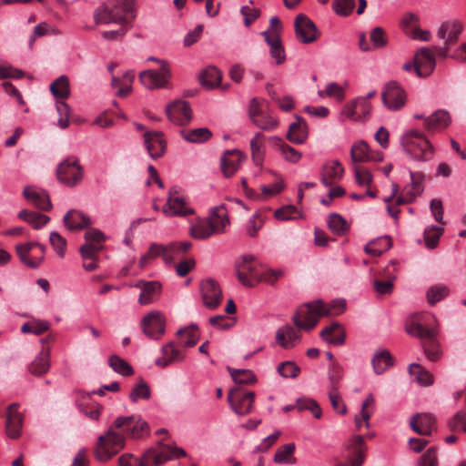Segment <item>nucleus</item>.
I'll list each match as a JSON object with an SVG mask.
<instances>
[{
	"mask_svg": "<svg viewBox=\"0 0 466 466\" xmlns=\"http://www.w3.org/2000/svg\"><path fill=\"white\" fill-rule=\"evenodd\" d=\"M148 431L147 423L139 416L118 417L106 431L97 438L95 458L106 462L116 456L126 444V437L141 438Z\"/></svg>",
	"mask_w": 466,
	"mask_h": 466,
	"instance_id": "1",
	"label": "nucleus"
},
{
	"mask_svg": "<svg viewBox=\"0 0 466 466\" xmlns=\"http://www.w3.org/2000/svg\"><path fill=\"white\" fill-rule=\"evenodd\" d=\"M406 330L409 334L423 340L422 347L430 360L437 361L441 358L439 344L435 340L438 334V321L434 315L422 313L416 316L410 324L407 325Z\"/></svg>",
	"mask_w": 466,
	"mask_h": 466,
	"instance_id": "2",
	"label": "nucleus"
},
{
	"mask_svg": "<svg viewBox=\"0 0 466 466\" xmlns=\"http://www.w3.org/2000/svg\"><path fill=\"white\" fill-rule=\"evenodd\" d=\"M346 308L344 300H335L326 305L322 300H316L301 305L293 316V322L299 329L310 330L322 316L341 314Z\"/></svg>",
	"mask_w": 466,
	"mask_h": 466,
	"instance_id": "3",
	"label": "nucleus"
},
{
	"mask_svg": "<svg viewBox=\"0 0 466 466\" xmlns=\"http://www.w3.org/2000/svg\"><path fill=\"white\" fill-rule=\"evenodd\" d=\"M187 452L182 448L160 445L158 448L147 450L141 457L131 453L122 454L118 460V466H159L174 458L186 457Z\"/></svg>",
	"mask_w": 466,
	"mask_h": 466,
	"instance_id": "4",
	"label": "nucleus"
},
{
	"mask_svg": "<svg viewBox=\"0 0 466 466\" xmlns=\"http://www.w3.org/2000/svg\"><path fill=\"white\" fill-rule=\"evenodd\" d=\"M136 17L135 0H108L94 13L96 24L115 23L129 25Z\"/></svg>",
	"mask_w": 466,
	"mask_h": 466,
	"instance_id": "5",
	"label": "nucleus"
},
{
	"mask_svg": "<svg viewBox=\"0 0 466 466\" xmlns=\"http://www.w3.org/2000/svg\"><path fill=\"white\" fill-rule=\"evenodd\" d=\"M404 151L415 161L427 162L432 159L435 150L426 136L417 130H410L402 137Z\"/></svg>",
	"mask_w": 466,
	"mask_h": 466,
	"instance_id": "6",
	"label": "nucleus"
},
{
	"mask_svg": "<svg viewBox=\"0 0 466 466\" xmlns=\"http://www.w3.org/2000/svg\"><path fill=\"white\" fill-rule=\"evenodd\" d=\"M248 116L251 122L264 131H272L279 126L278 118L269 109V104L265 99L254 97L248 106Z\"/></svg>",
	"mask_w": 466,
	"mask_h": 466,
	"instance_id": "7",
	"label": "nucleus"
},
{
	"mask_svg": "<svg viewBox=\"0 0 466 466\" xmlns=\"http://www.w3.org/2000/svg\"><path fill=\"white\" fill-rule=\"evenodd\" d=\"M190 248L191 243L188 241L174 242L167 246L153 243L150 245L147 253L140 258L139 266L145 268L151 259L157 257H162L167 264L172 263L176 258L186 253Z\"/></svg>",
	"mask_w": 466,
	"mask_h": 466,
	"instance_id": "8",
	"label": "nucleus"
},
{
	"mask_svg": "<svg viewBox=\"0 0 466 466\" xmlns=\"http://www.w3.org/2000/svg\"><path fill=\"white\" fill-rule=\"evenodd\" d=\"M261 265L251 255L240 257L236 261V274L238 281L247 288H253L261 282Z\"/></svg>",
	"mask_w": 466,
	"mask_h": 466,
	"instance_id": "9",
	"label": "nucleus"
},
{
	"mask_svg": "<svg viewBox=\"0 0 466 466\" xmlns=\"http://www.w3.org/2000/svg\"><path fill=\"white\" fill-rule=\"evenodd\" d=\"M148 60L160 64V68L157 70H145L139 74V80L143 86L148 89L166 87L170 78V70L167 63L156 57H149Z\"/></svg>",
	"mask_w": 466,
	"mask_h": 466,
	"instance_id": "10",
	"label": "nucleus"
},
{
	"mask_svg": "<svg viewBox=\"0 0 466 466\" xmlns=\"http://www.w3.org/2000/svg\"><path fill=\"white\" fill-rule=\"evenodd\" d=\"M57 179L64 185L73 187L83 178V168L76 157H67L56 169Z\"/></svg>",
	"mask_w": 466,
	"mask_h": 466,
	"instance_id": "11",
	"label": "nucleus"
},
{
	"mask_svg": "<svg viewBox=\"0 0 466 466\" xmlns=\"http://www.w3.org/2000/svg\"><path fill=\"white\" fill-rule=\"evenodd\" d=\"M16 253L23 264L37 268L44 261L46 247L37 242H27L16 245Z\"/></svg>",
	"mask_w": 466,
	"mask_h": 466,
	"instance_id": "12",
	"label": "nucleus"
},
{
	"mask_svg": "<svg viewBox=\"0 0 466 466\" xmlns=\"http://www.w3.org/2000/svg\"><path fill=\"white\" fill-rule=\"evenodd\" d=\"M296 39L301 44H311L320 36V31L314 22L304 14H299L294 20Z\"/></svg>",
	"mask_w": 466,
	"mask_h": 466,
	"instance_id": "13",
	"label": "nucleus"
},
{
	"mask_svg": "<svg viewBox=\"0 0 466 466\" xmlns=\"http://www.w3.org/2000/svg\"><path fill=\"white\" fill-rule=\"evenodd\" d=\"M255 393L246 391L241 387L231 389L228 400L231 409L238 415H247L252 411Z\"/></svg>",
	"mask_w": 466,
	"mask_h": 466,
	"instance_id": "14",
	"label": "nucleus"
},
{
	"mask_svg": "<svg viewBox=\"0 0 466 466\" xmlns=\"http://www.w3.org/2000/svg\"><path fill=\"white\" fill-rule=\"evenodd\" d=\"M106 236L97 228H89L85 233L86 243L80 247L83 260L95 259L103 250Z\"/></svg>",
	"mask_w": 466,
	"mask_h": 466,
	"instance_id": "15",
	"label": "nucleus"
},
{
	"mask_svg": "<svg viewBox=\"0 0 466 466\" xmlns=\"http://www.w3.org/2000/svg\"><path fill=\"white\" fill-rule=\"evenodd\" d=\"M141 329L147 337L159 339L166 330V318L159 311H151L142 319Z\"/></svg>",
	"mask_w": 466,
	"mask_h": 466,
	"instance_id": "16",
	"label": "nucleus"
},
{
	"mask_svg": "<svg viewBox=\"0 0 466 466\" xmlns=\"http://www.w3.org/2000/svg\"><path fill=\"white\" fill-rule=\"evenodd\" d=\"M383 105L389 110H399L406 103V94L402 87L395 81L385 85L381 93Z\"/></svg>",
	"mask_w": 466,
	"mask_h": 466,
	"instance_id": "17",
	"label": "nucleus"
},
{
	"mask_svg": "<svg viewBox=\"0 0 466 466\" xmlns=\"http://www.w3.org/2000/svg\"><path fill=\"white\" fill-rule=\"evenodd\" d=\"M162 211L167 216L181 217H187L194 213V210L187 206L185 199L179 196L177 187H172L169 190L167 203L164 205Z\"/></svg>",
	"mask_w": 466,
	"mask_h": 466,
	"instance_id": "18",
	"label": "nucleus"
},
{
	"mask_svg": "<svg viewBox=\"0 0 466 466\" xmlns=\"http://www.w3.org/2000/svg\"><path fill=\"white\" fill-rule=\"evenodd\" d=\"M200 292L203 303L208 309H215L220 305L222 290L214 279L203 280L200 284Z\"/></svg>",
	"mask_w": 466,
	"mask_h": 466,
	"instance_id": "19",
	"label": "nucleus"
},
{
	"mask_svg": "<svg viewBox=\"0 0 466 466\" xmlns=\"http://www.w3.org/2000/svg\"><path fill=\"white\" fill-rule=\"evenodd\" d=\"M435 56L431 49L420 48L414 56V71L418 76H429L435 67Z\"/></svg>",
	"mask_w": 466,
	"mask_h": 466,
	"instance_id": "20",
	"label": "nucleus"
},
{
	"mask_svg": "<svg viewBox=\"0 0 466 466\" xmlns=\"http://www.w3.org/2000/svg\"><path fill=\"white\" fill-rule=\"evenodd\" d=\"M350 158L353 165L370 161H381L383 154L380 151H373L370 146L364 141L360 140L354 143L350 149Z\"/></svg>",
	"mask_w": 466,
	"mask_h": 466,
	"instance_id": "21",
	"label": "nucleus"
},
{
	"mask_svg": "<svg viewBox=\"0 0 466 466\" xmlns=\"http://www.w3.org/2000/svg\"><path fill=\"white\" fill-rule=\"evenodd\" d=\"M144 145L153 159L161 157L167 148L164 134L159 131H146L143 135Z\"/></svg>",
	"mask_w": 466,
	"mask_h": 466,
	"instance_id": "22",
	"label": "nucleus"
},
{
	"mask_svg": "<svg viewBox=\"0 0 466 466\" xmlns=\"http://www.w3.org/2000/svg\"><path fill=\"white\" fill-rule=\"evenodd\" d=\"M166 111L169 120L177 125H187L192 118L190 106L183 100H177L169 104Z\"/></svg>",
	"mask_w": 466,
	"mask_h": 466,
	"instance_id": "23",
	"label": "nucleus"
},
{
	"mask_svg": "<svg viewBox=\"0 0 466 466\" xmlns=\"http://www.w3.org/2000/svg\"><path fill=\"white\" fill-rule=\"evenodd\" d=\"M370 103L360 96L348 102L341 114L351 120L362 121L370 115Z\"/></svg>",
	"mask_w": 466,
	"mask_h": 466,
	"instance_id": "24",
	"label": "nucleus"
},
{
	"mask_svg": "<svg viewBox=\"0 0 466 466\" xmlns=\"http://www.w3.org/2000/svg\"><path fill=\"white\" fill-rule=\"evenodd\" d=\"M19 405L12 403L7 407L5 432L11 439H17L21 435L24 416L18 411Z\"/></svg>",
	"mask_w": 466,
	"mask_h": 466,
	"instance_id": "25",
	"label": "nucleus"
},
{
	"mask_svg": "<svg viewBox=\"0 0 466 466\" xmlns=\"http://www.w3.org/2000/svg\"><path fill=\"white\" fill-rule=\"evenodd\" d=\"M410 428L418 434L430 436L436 430V420L429 413H418L410 421Z\"/></svg>",
	"mask_w": 466,
	"mask_h": 466,
	"instance_id": "26",
	"label": "nucleus"
},
{
	"mask_svg": "<svg viewBox=\"0 0 466 466\" xmlns=\"http://www.w3.org/2000/svg\"><path fill=\"white\" fill-rule=\"evenodd\" d=\"M463 29L462 24L459 21H447L441 24L438 30V36L444 40V45L447 47H451L455 45L459 36Z\"/></svg>",
	"mask_w": 466,
	"mask_h": 466,
	"instance_id": "27",
	"label": "nucleus"
},
{
	"mask_svg": "<svg viewBox=\"0 0 466 466\" xmlns=\"http://www.w3.org/2000/svg\"><path fill=\"white\" fill-rule=\"evenodd\" d=\"M344 168L340 162L332 160L323 165L320 171V180L326 187H331L339 182L343 176Z\"/></svg>",
	"mask_w": 466,
	"mask_h": 466,
	"instance_id": "28",
	"label": "nucleus"
},
{
	"mask_svg": "<svg viewBox=\"0 0 466 466\" xmlns=\"http://www.w3.org/2000/svg\"><path fill=\"white\" fill-rule=\"evenodd\" d=\"M135 287L141 289L138 302L141 305H147L155 301L161 293V284L158 281L140 280Z\"/></svg>",
	"mask_w": 466,
	"mask_h": 466,
	"instance_id": "29",
	"label": "nucleus"
},
{
	"mask_svg": "<svg viewBox=\"0 0 466 466\" xmlns=\"http://www.w3.org/2000/svg\"><path fill=\"white\" fill-rule=\"evenodd\" d=\"M401 26L405 34L414 39L430 40V32L419 28L418 17L414 14H407L401 20Z\"/></svg>",
	"mask_w": 466,
	"mask_h": 466,
	"instance_id": "30",
	"label": "nucleus"
},
{
	"mask_svg": "<svg viewBox=\"0 0 466 466\" xmlns=\"http://www.w3.org/2000/svg\"><path fill=\"white\" fill-rule=\"evenodd\" d=\"M25 198L34 204L37 208L45 211H49L52 204L48 194L33 187H25L23 192Z\"/></svg>",
	"mask_w": 466,
	"mask_h": 466,
	"instance_id": "31",
	"label": "nucleus"
},
{
	"mask_svg": "<svg viewBox=\"0 0 466 466\" xmlns=\"http://www.w3.org/2000/svg\"><path fill=\"white\" fill-rule=\"evenodd\" d=\"M276 341L285 350L292 349L300 341V334L293 327L286 325L277 330Z\"/></svg>",
	"mask_w": 466,
	"mask_h": 466,
	"instance_id": "32",
	"label": "nucleus"
},
{
	"mask_svg": "<svg viewBox=\"0 0 466 466\" xmlns=\"http://www.w3.org/2000/svg\"><path fill=\"white\" fill-rule=\"evenodd\" d=\"M162 357L156 360V365L167 367L174 362L182 361L185 353L177 349L174 342H169L161 349Z\"/></svg>",
	"mask_w": 466,
	"mask_h": 466,
	"instance_id": "33",
	"label": "nucleus"
},
{
	"mask_svg": "<svg viewBox=\"0 0 466 466\" xmlns=\"http://www.w3.org/2000/svg\"><path fill=\"white\" fill-rule=\"evenodd\" d=\"M242 160L241 153L238 150L227 151L221 158V170L226 177H232L238 169Z\"/></svg>",
	"mask_w": 466,
	"mask_h": 466,
	"instance_id": "34",
	"label": "nucleus"
},
{
	"mask_svg": "<svg viewBox=\"0 0 466 466\" xmlns=\"http://www.w3.org/2000/svg\"><path fill=\"white\" fill-rule=\"evenodd\" d=\"M308 137V125L301 116H296V122L290 124L287 138L293 144H303Z\"/></svg>",
	"mask_w": 466,
	"mask_h": 466,
	"instance_id": "35",
	"label": "nucleus"
},
{
	"mask_svg": "<svg viewBox=\"0 0 466 466\" xmlns=\"http://www.w3.org/2000/svg\"><path fill=\"white\" fill-rule=\"evenodd\" d=\"M371 365L374 372L377 375H381L394 365V360L389 350L380 349L374 353L371 359Z\"/></svg>",
	"mask_w": 466,
	"mask_h": 466,
	"instance_id": "36",
	"label": "nucleus"
},
{
	"mask_svg": "<svg viewBox=\"0 0 466 466\" xmlns=\"http://www.w3.org/2000/svg\"><path fill=\"white\" fill-rule=\"evenodd\" d=\"M50 368V348L42 347L41 351L30 364L28 370L32 375L41 376Z\"/></svg>",
	"mask_w": 466,
	"mask_h": 466,
	"instance_id": "37",
	"label": "nucleus"
},
{
	"mask_svg": "<svg viewBox=\"0 0 466 466\" xmlns=\"http://www.w3.org/2000/svg\"><path fill=\"white\" fill-rule=\"evenodd\" d=\"M349 461L351 466H361L365 460V443L360 435L354 436L349 446Z\"/></svg>",
	"mask_w": 466,
	"mask_h": 466,
	"instance_id": "38",
	"label": "nucleus"
},
{
	"mask_svg": "<svg viewBox=\"0 0 466 466\" xmlns=\"http://www.w3.org/2000/svg\"><path fill=\"white\" fill-rule=\"evenodd\" d=\"M64 224L69 230H81L88 227L91 220L81 211L72 209L64 216Z\"/></svg>",
	"mask_w": 466,
	"mask_h": 466,
	"instance_id": "39",
	"label": "nucleus"
},
{
	"mask_svg": "<svg viewBox=\"0 0 466 466\" xmlns=\"http://www.w3.org/2000/svg\"><path fill=\"white\" fill-rule=\"evenodd\" d=\"M208 220L211 228H219V231L214 232L215 235L222 234L226 231L227 227L229 225V218L228 217L227 209L224 206L215 207L209 213Z\"/></svg>",
	"mask_w": 466,
	"mask_h": 466,
	"instance_id": "40",
	"label": "nucleus"
},
{
	"mask_svg": "<svg viewBox=\"0 0 466 466\" xmlns=\"http://www.w3.org/2000/svg\"><path fill=\"white\" fill-rule=\"evenodd\" d=\"M451 122L450 115L445 110H437L431 116L425 117L424 127L429 132L445 128Z\"/></svg>",
	"mask_w": 466,
	"mask_h": 466,
	"instance_id": "41",
	"label": "nucleus"
},
{
	"mask_svg": "<svg viewBox=\"0 0 466 466\" xmlns=\"http://www.w3.org/2000/svg\"><path fill=\"white\" fill-rule=\"evenodd\" d=\"M219 229V228H211L208 218L199 219L190 226L189 234L195 239L204 240L215 235L214 232H218Z\"/></svg>",
	"mask_w": 466,
	"mask_h": 466,
	"instance_id": "42",
	"label": "nucleus"
},
{
	"mask_svg": "<svg viewBox=\"0 0 466 466\" xmlns=\"http://www.w3.org/2000/svg\"><path fill=\"white\" fill-rule=\"evenodd\" d=\"M89 399L90 395L87 392L78 391L76 393V402L80 410L91 420H98L103 408L97 403H92L90 406L87 404L85 405L84 401L88 400Z\"/></svg>",
	"mask_w": 466,
	"mask_h": 466,
	"instance_id": "43",
	"label": "nucleus"
},
{
	"mask_svg": "<svg viewBox=\"0 0 466 466\" xmlns=\"http://www.w3.org/2000/svg\"><path fill=\"white\" fill-rule=\"evenodd\" d=\"M264 38L269 46L270 56L276 60V63L278 65L284 63L286 60V55L280 35L272 34L267 35Z\"/></svg>",
	"mask_w": 466,
	"mask_h": 466,
	"instance_id": "44",
	"label": "nucleus"
},
{
	"mask_svg": "<svg viewBox=\"0 0 466 466\" xmlns=\"http://www.w3.org/2000/svg\"><path fill=\"white\" fill-rule=\"evenodd\" d=\"M320 337L329 343L341 345L345 341V332L338 322L324 328L320 332Z\"/></svg>",
	"mask_w": 466,
	"mask_h": 466,
	"instance_id": "45",
	"label": "nucleus"
},
{
	"mask_svg": "<svg viewBox=\"0 0 466 466\" xmlns=\"http://www.w3.org/2000/svg\"><path fill=\"white\" fill-rule=\"evenodd\" d=\"M270 140L287 161L297 163L301 158V153L286 144L281 138L273 137Z\"/></svg>",
	"mask_w": 466,
	"mask_h": 466,
	"instance_id": "46",
	"label": "nucleus"
},
{
	"mask_svg": "<svg viewBox=\"0 0 466 466\" xmlns=\"http://www.w3.org/2000/svg\"><path fill=\"white\" fill-rule=\"evenodd\" d=\"M177 335L184 347H193L199 339L200 334L197 325L191 324L187 328L180 329Z\"/></svg>",
	"mask_w": 466,
	"mask_h": 466,
	"instance_id": "47",
	"label": "nucleus"
},
{
	"mask_svg": "<svg viewBox=\"0 0 466 466\" xmlns=\"http://www.w3.org/2000/svg\"><path fill=\"white\" fill-rule=\"evenodd\" d=\"M18 218L33 226L34 228L38 229L46 225L50 218L46 215L23 209L18 213Z\"/></svg>",
	"mask_w": 466,
	"mask_h": 466,
	"instance_id": "48",
	"label": "nucleus"
},
{
	"mask_svg": "<svg viewBox=\"0 0 466 466\" xmlns=\"http://www.w3.org/2000/svg\"><path fill=\"white\" fill-rule=\"evenodd\" d=\"M295 450L296 446L294 443L280 446L275 453L274 461L278 464H295Z\"/></svg>",
	"mask_w": 466,
	"mask_h": 466,
	"instance_id": "49",
	"label": "nucleus"
},
{
	"mask_svg": "<svg viewBox=\"0 0 466 466\" xmlns=\"http://www.w3.org/2000/svg\"><path fill=\"white\" fill-rule=\"evenodd\" d=\"M265 136L262 133H256L250 141L252 160L256 166H260L264 158Z\"/></svg>",
	"mask_w": 466,
	"mask_h": 466,
	"instance_id": "50",
	"label": "nucleus"
},
{
	"mask_svg": "<svg viewBox=\"0 0 466 466\" xmlns=\"http://www.w3.org/2000/svg\"><path fill=\"white\" fill-rule=\"evenodd\" d=\"M221 78V72L215 66L205 68L199 76L201 85L208 88L217 86L220 83Z\"/></svg>",
	"mask_w": 466,
	"mask_h": 466,
	"instance_id": "51",
	"label": "nucleus"
},
{
	"mask_svg": "<svg viewBox=\"0 0 466 466\" xmlns=\"http://www.w3.org/2000/svg\"><path fill=\"white\" fill-rule=\"evenodd\" d=\"M424 191V187L415 186L410 184L402 188L401 193L397 198L398 205L410 204L415 201L417 197L420 196Z\"/></svg>",
	"mask_w": 466,
	"mask_h": 466,
	"instance_id": "52",
	"label": "nucleus"
},
{
	"mask_svg": "<svg viewBox=\"0 0 466 466\" xmlns=\"http://www.w3.org/2000/svg\"><path fill=\"white\" fill-rule=\"evenodd\" d=\"M183 138L191 143H203L211 137V132L207 127H200L195 129H183L180 131Z\"/></svg>",
	"mask_w": 466,
	"mask_h": 466,
	"instance_id": "53",
	"label": "nucleus"
},
{
	"mask_svg": "<svg viewBox=\"0 0 466 466\" xmlns=\"http://www.w3.org/2000/svg\"><path fill=\"white\" fill-rule=\"evenodd\" d=\"M391 245V239L389 237H383L367 244L364 250L370 256L379 257L383 252L390 249Z\"/></svg>",
	"mask_w": 466,
	"mask_h": 466,
	"instance_id": "54",
	"label": "nucleus"
},
{
	"mask_svg": "<svg viewBox=\"0 0 466 466\" xmlns=\"http://www.w3.org/2000/svg\"><path fill=\"white\" fill-rule=\"evenodd\" d=\"M328 226L332 233L339 236L346 234L350 229L347 220L338 213H332L329 216Z\"/></svg>",
	"mask_w": 466,
	"mask_h": 466,
	"instance_id": "55",
	"label": "nucleus"
},
{
	"mask_svg": "<svg viewBox=\"0 0 466 466\" xmlns=\"http://www.w3.org/2000/svg\"><path fill=\"white\" fill-rule=\"evenodd\" d=\"M450 289L444 284H436L430 287L426 292L427 301L430 305H435L448 297Z\"/></svg>",
	"mask_w": 466,
	"mask_h": 466,
	"instance_id": "56",
	"label": "nucleus"
},
{
	"mask_svg": "<svg viewBox=\"0 0 466 466\" xmlns=\"http://www.w3.org/2000/svg\"><path fill=\"white\" fill-rule=\"evenodd\" d=\"M50 91L56 98H67L70 95L68 77L66 76H59L51 84Z\"/></svg>",
	"mask_w": 466,
	"mask_h": 466,
	"instance_id": "57",
	"label": "nucleus"
},
{
	"mask_svg": "<svg viewBox=\"0 0 466 466\" xmlns=\"http://www.w3.org/2000/svg\"><path fill=\"white\" fill-rule=\"evenodd\" d=\"M232 380L238 384L237 387L241 385L253 384L256 381V377L250 370H238L228 368Z\"/></svg>",
	"mask_w": 466,
	"mask_h": 466,
	"instance_id": "58",
	"label": "nucleus"
},
{
	"mask_svg": "<svg viewBox=\"0 0 466 466\" xmlns=\"http://www.w3.org/2000/svg\"><path fill=\"white\" fill-rule=\"evenodd\" d=\"M410 375L414 376L415 380L423 386L431 385L433 382L432 375L422 368L420 364L412 363L409 367Z\"/></svg>",
	"mask_w": 466,
	"mask_h": 466,
	"instance_id": "59",
	"label": "nucleus"
},
{
	"mask_svg": "<svg viewBox=\"0 0 466 466\" xmlns=\"http://www.w3.org/2000/svg\"><path fill=\"white\" fill-rule=\"evenodd\" d=\"M329 390H339V382L343 377V369L337 361H332L328 370Z\"/></svg>",
	"mask_w": 466,
	"mask_h": 466,
	"instance_id": "60",
	"label": "nucleus"
},
{
	"mask_svg": "<svg viewBox=\"0 0 466 466\" xmlns=\"http://www.w3.org/2000/svg\"><path fill=\"white\" fill-rule=\"evenodd\" d=\"M151 391L147 383L144 380L134 386L129 393V399L132 402L136 403L139 400H148L150 398Z\"/></svg>",
	"mask_w": 466,
	"mask_h": 466,
	"instance_id": "61",
	"label": "nucleus"
},
{
	"mask_svg": "<svg viewBox=\"0 0 466 466\" xmlns=\"http://www.w3.org/2000/svg\"><path fill=\"white\" fill-rule=\"evenodd\" d=\"M108 364L114 370V371L123 376H130L134 372L133 368L125 360L121 359L117 355L110 356Z\"/></svg>",
	"mask_w": 466,
	"mask_h": 466,
	"instance_id": "62",
	"label": "nucleus"
},
{
	"mask_svg": "<svg viewBox=\"0 0 466 466\" xmlns=\"http://www.w3.org/2000/svg\"><path fill=\"white\" fill-rule=\"evenodd\" d=\"M278 373L285 379H296L300 373V368L293 361H283L277 367Z\"/></svg>",
	"mask_w": 466,
	"mask_h": 466,
	"instance_id": "63",
	"label": "nucleus"
},
{
	"mask_svg": "<svg viewBox=\"0 0 466 466\" xmlns=\"http://www.w3.org/2000/svg\"><path fill=\"white\" fill-rule=\"evenodd\" d=\"M355 0H333L332 9L336 15L349 16L355 8Z\"/></svg>",
	"mask_w": 466,
	"mask_h": 466,
	"instance_id": "64",
	"label": "nucleus"
}]
</instances>
